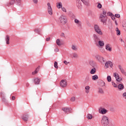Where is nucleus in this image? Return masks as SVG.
I'll return each instance as SVG.
<instances>
[{
	"instance_id": "obj_1",
	"label": "nucleus",
	"mask_w": 126,
	"mask_h": 126,
	"mask_svg": "<svg viewBox=\"0 0 126 126\" xmlns=\"http://www.w3.org/2000/svg\"><path fill=\"white\" fill-rule=\"evenodd\" d=\"M101 123L103 126H109V117L106 115L102 116L101 120Z\"/></svg>"
},
{
	"instance_id": "obj_2",
	"label": "nucleus",
	"mask_w": 126,
	"mask_h": 126,
	"mask_svg": "<svg viewBox=\"0 0 126 126\" xmlns=\"http://www.w3.org/2000/svg\"><path fill=\"white\" fill-rule=\"evenodd\" d=\"M94 29L97 34L100 35H103V32H102L101 28H100V27L98 25H94Z\"/></svg>"
},
{
	"instance_id": "obj_3",
	"label": "nucleus",
	"mask_w": 126,
	"mask_h": 126,
	"mask_svg": "<svg viewBox=\"0 0 126 126\" xmlns=\"http://www.w3.org/2000/svg\"><path fill=\"white\" fill-rule=\"evenodd\" d=\"M59 21L62 24H65L67 22V18L65 15H62L59 17Z\"/></svg>"
},
{
	"instance_id": "obj_4",
	"label": "nucleus",
	"mask_w": 126,
	"mask_h": 126,
	"mask_svg": "<svg viewBox=\"0 0 126 126\" xmlns=\"http://www.w3.org/2000/svg\"><path fill=\"white\" fill-rule=\"evenodd\" d=\"M95 59L96 61H98L100 63H105V60H104V57L101 55H96L94 56Z\"/></svg>"
},
{
	"instance_id": "obj_5",
	"label": "nucleus",
	"mask_w": 126,
	"mask_h": 126,
	"mask_svg": "<svg viewBox=\"0 0 126 126\" xmlns=\"http://www.w3.org/2000/svg\"><path fill=\"white\" fill-rule=\"evenodd\" d=\"M99 19L101 22H102L103 25H106L107 24V16L104 15L103 14H100L99 17Z\"/></svg>"
},
{
	"instance_id": "obj_6",
	"label": "nucleus",
	"mask_w": 126,
	"mask_h": 126,
	"mask_svg": "<svg viewBox=\"0 0 126 126\" xmlns=\"http://www.w3.org/2000/svg\"><path fill=\"white\" fill-rule=\"evenodd\" d=\"M47 11L49 15H53V8H52V6H51V3L48 2L47 3Z\"/></svg>"
},
{
	"instance_id": "obj_7",
	"label": "nucleus",
	"mask_w": 126,
	"mask_h": 126,
	"mask_svg": "<svg viewBox=\"0 0 126 126\" xmlns=\"http://www.w3.org/2000/svg\"><path fill=\"white\" fill-rule=\"evenodd\" d=\"M113 76L115 77L116 81H117L118 82H121V81L123 80V78L120 77V75L118 73H114Z\"/></svg>"
},
{
	"instance_id": "obj_8",
	"label": "nucleus",
	"mask_w": 126,
	"mask_h": 126,
	"mask_svg": "<svg viewBox=\"0 0 126 126\" xmlns=\"http://www.w3.org/2000/svg\"><path fill=\"white\" fill-rule=\"evenodd\" d=\"M60 86L63 88H65L67 86V81L66 80H62L60 82Z\"/></svg>"
},
{
	"instance_id": "obj_9",
	"label": "nucleus",
	"mask_w": 126,
	"mask_h": 126,
	"mask_svg": "<svg viewBox=\"0 0 126 126\" xmlns=\"http://www.w3.org/2000/svg\"><path fill=\"white\" fill-rule=\"evenodd\" d=\"M107 112H108V110L105 108H103L102 107H100L98 109V113L99 114H101V115H105L107 113Z\"/></svg>"
},
{
	"instance_id": "obj_10",
	"label": "nucleus",
	"mask_w": 126,
	"mask_h": 126,
	"mask_svg": "<svg viewBox=\"0 0 126 126\" xmlns=\"http://www.w3.org/2000/svg\"><path fill=\"white\" fill-rule=\"evenodd\" d=\"M105 50L108 52H112V45L110 43H106L105 44Z\"/></svg>"
},
{
	"instance_id": "obj_11",
	"label": "nucleus",
	"mask_w": 126,
	"mask_h": 126,
	"mask_svg": "<svg viewBox=\"0 0 126 126\" xmlns=\"http://www.w3.org/2000/svg\"><path fill=\"white\" fill-rule=\"evenodd\" d=\"M118 67H119L121 73H122V74L125 75V76H126V70H125V69H124V68H123L122 65H119Z\"/></svg>"
},
{
	"instance_id": "obj_12",
	"label": "nucleus",
	"mask_w": 126,
	"mask_h": 126,
	"mask_svg": "<svg viewBox=\"0 0 126 126\" xmlns=\"http://www.w3.org/2000/svg\"><path fill=\"white\" fill-rule=\"evenodd\" d=\"M105 66L106 68H108L109 66L110 67H113V63L111 61H108L105 63Z\"/></svg>"
},
{
	"instance_id": "obj_13",
	"label": "nucleus",
	"mask_w": 126,
	"mask_h": 126,
	"mask_svg": "<svg viewBox=\"0 0 126 126\" xmlns=\"http://www.w3.org/2000/svg\"><path fill=\"white\" fill-rule=\"evenodd\" d=\"M62 110L63 112L66 113V114H69L71 111V109L68 107H63L62 108Z\"/></svg>"
},
{
	"instance_id": "obj_14",
	"label": "nucleus",
	"mask_w": 126,
	"mask_h": 126,
	"mask_svg": "<svg viewBox=\"0 0 126 126\" xmlns=\"http://www.w3.org/2000/svg\"><path fill=\"white\" fill-rule=\"evenodd\" d=\"M70 57L71 59H78V54L74 52L70 55Z\"/></svg>"
},
{
	"instance_id": "obj_15",
	"label": "nucleus",
	"mask_w": 126,
	"mask_h": 126,
	"mask_svg": "<svg viewBox=\"0 0 126 126\" xmlns=\"http://www.w3.org/2000/svg\"><path fill=\"white\" fill-rule=\"evenodd\" d=\"M98 47L100 48H103L105 45V42L103 40H98Z\"/></svg>"
},
{
	"instance_id": "obj_16",
	"label": "nucleus",
	"mask_w": 126,
	"mask_h": 126,
	"mask_svg": "<svg viewBox=\"0 0 126 126\" xmlns=\"http://www.w3.org/2000/svg\"><path fill=\"white\" fill-rule=\"evenodd\" d=\"M63 7V2L59 1L56 3V7L58 9H61Z\"/></svg>"
},
{
	"instance_id": "obj_17",
	"label": "nucleus",
	"mask_w": 126,
	"mask_h": 126,
	"mask_svg": "<svg viewBox=\"0 0 126 126\" xmlns=\"http://www.w3.org/2000/svg\"><path fill=\"white\" fill-rule=\"evenodd\" d=\"M74 22L78 26V27H81L82 23L81 21L78 20L77 19L74 20Z\"/></svg>"
},
{
	"instance_id": "obj_18",
	"label": "nucleus",
	"mask_w": 126,
	"mask_h": 126,
	"mask_svg": "<svg viewBox=\"0 0 126 126\" xmlns=\"http://www.w3.org/2000/svg\"><path fill=\"white\" fill-rule=\"evenodd\" d=\"M71 49L73 51H75V52H76L77 51H78V46H77L76 44H72L71 45Z\"/></svg>"
},
{
	"instance_id": "obj_19",
	"label": "nucleus",
	"mask_w": 126,
	"mask_h": 126,
	"mask_svg": "<svg viewBox=\"0 0 126 126\" xmlns=\"http://www.w3.org/2000/svg\"><path fill=\"white\" fill-rule=\"evenodd\" d=\"M28 114H24L22 116V119L25 122H27L28 121Z\"/></svg>"
},
{
	"instance_id": "obj_20",
	"label": "nucleus",
	"mask_w": 126,
	"mask_h": 126,
	"mask_svg": "<svg viewBox=\"0 0 126 126\" xmlns=\"http://www.w3.org/2000/svg\"><path fill=\"white\" fill-rule=\"evenodd\" d=\"M93 38L94 42H97V41H99V37H98V35L96 34H93Z\"/></svg>"
},
{
	"instance_id": "obj_21",
	"label": "nucleus",
	"mask_w": 126,
	"mask_h": 126,
	"mask_svg": "<svg viewBox=\"0 0 126 126\" xmlns=\"http://www.w3.org/2000/svg\"><path fill=\"white\" fill-rule=\"evenodd\" d=\"M33 81H34L35 84L37 85L40 83V78H35L33 79Z\"/></svg>"
},
{
	"instance_id": "obj_22",
	"label": "nucleus",
	"mask_w": 126,
	"mask_h": 126,
	"mask_svg": "<svg viewBox=\"0 0 126 126\" xmlns=\"http://www.w3.org/2000/svg\"><path fill=\"white\" fill-rule=\"evenodd\" d=\"M85 93L86 94H88L90 92V87L89 86H86L85 88Z\"/></svg>"
},
{
	"instance_id": "obj_23",
	"label": "nucleus",
	"mask_w": 126,
	"mask_h": 126,
	"mask_svg": "<svg viewBox=\"0 0 126 126\" xmlns=\"http://www.w3.org/2000/svg\"><path fill=\"white\" fill-rule=\"evenodd\" d=\"M40 70V66L37 67L36 69L33 72H32V75H34V74H36V73H38V72Z\"/></svg>"
},
{
	"instance_id": "obj_24",
	"label": "nucleus",
	"mask_w": 126,
	"mask_h": 126,
	"mask_svg": "<svg viewBox=\"0 0 126 126\" xmlns=\"http://www.w3.org/2000/svg\"><path fill=\"white\" fill-rule=\"evenodd\" d=\"M15 2L17 5H18V6L21 5V0H15Z\"/></svg>"
},
{
	"instance_id": "obj_25",
	"label": "nucleus",
	"mask_w": 126,
	"mask_h": 126,
	"mask_svg": "<svg viewBox=\"0 0 126 126\" xmlns=\"http://www.w3.org/2000/svg\"><path fill=\"white\" fill-rule=\"evenodd\" d=\"M5 39L7 45H9V40L10 39L9 36L6 35Z\"/></svg>"
},
{
	"instance_id": "obj_26",
	"label": "nucleus",
	"mask_w": 126,
	"mask_h": 126,
	"mask_svg": "<svg viewBox=\"0 0 126 126\" xmlns=\"http://www.w3.org/2000/svg\"><path fill=\"white\" fill-rule=\"evenodd\" d=\"M118 89L119 90H123L125 88V86H124V85L122 84H120L118 86Z\"/></svg>"
},
{
	"instance_id": "obj_27",
	"label": "nucleus",
	"mask_w": 126,
	"mask_h": 126,
	"mask_svg": "<svg viewBox=\"0 0 126 126\" xmlns=\"http://www.w3.org/2000/svg\"><path fill=\"white\" fill-rule=\"evenodd\" d=\"M116 34L117 36H120L121 35V31L119 30V28H116Z\"/></svg>"
},
{
	"instance_id": "obj_28",
	"label": "nucleus",
	"mask_w": 126,
	"mask_h": 126,
	"mask_svg": "<svg viewBox=\"0 0 126 126\" xmlns=\"http://www.w3.org/2000/svg\"><path fill=\"white\" fill-rule=\"evenodd\" d=\"M91 74H94L95 72H96V69L95 68H93L90 71Z\"/></svg>"
},
{
	"instance_id": "obj_29",
	"label": "nucleus",
	"mask_w": 126,
	"mask_h": 126,
	"mask_svg": "<svg viewBox=\"0 0 126 126\" xmlns=\"http://www.w3.org/2000/svg\"><path fill=\"white\" fill-rule=\"evenodd\" d=\"M14 2H15V0H11L10 1V2L6 4V5H9V4H14Z\"/></svg>"
},
{
	"instance_id": "obj_30",
	"label": "nucleus",
	"mask_w": 126,
	"mask_h": 126,
	"mask_svg": "<svg viewBox=\"0 0 126 126\" xmlns=\"http://www.w3.org/2000/svg\"><path fill=\"white\" fill-rule=\"evenodd\" d=\"M92 78L93 80H97L99 78L97 75L92 76Z\"/></svg>"
},
{
	"instance_id": "obj_31",
	"label": "nucleus",
	"mask_w": 126,
	"mask_h": 126,
	"mask_svg": "<svg viewBox=\"0 0 126 126\" xmlns=\"http://www.w3.org/2000/svg\"><path fill=\"white\" fill-rule=\"evenodd\" d=\"M100 85L102 87H103V86H105V82H104V81H103V80H101L100 81Z\"/></svg>"
},
{
	"instance_id": "obj_32",
	"label": "nucleus",
	"mask_w": 126,
	"mask_h": 126,
	"mask_svg": "<svg viewBox=\"0 0 126 126\" xmlns=\"http://www.w3.org/2000/svg\"><path fill=\"white\" fill-rule=\"evenodd\" d=\"M92 118H93V116L90 114H88L87 115V118L88 119V120H91Z\"/></svg>"
},
{
	"instance_id": "obj_33",
	"label": "nucleus",
	"mask_w": 126,
	"mask_h": 126,
	"mask_svg": "<svg viewBox=\"0 0 126 126\" xmlns=\"http://www.w3.org/2000/svg\"><path fill=\"white\" fill-rule=\"evenodd\" d=\"M90 80V77L89 76H87L85 79V82H88Z\"/></svg>"
},
{
	"instance_id": "obj_34",
	"label": "nucleus",
	"mask_w": 126,
	"mask_h": 126,
	"mask_svg": "<svg viewBox=\"0 0 126 126\" xmlns=\"http://www.w3.org/2000/svg\"><path fill=\"white\" fill-rule=\"evenodd\" d=\"M81 1L85 4V5H88L89 4V2L86 1L85 0H81Z\"/></svg>"
},
{
	"instance_id": "obj_35",
	"label": "nucleus",
	"mask_w": 126,
	"mask_h": 126,
	"mask_svg": "<svg viewBox=\"0 0 126 126\" xmlns=\"http://www.w3.org/2000/svg\"><path fill=\"white\" fill-rule=\"evenodd\" d=\"M56 44L58 45V46H61V45H62L60 39H58L56 40Z\"/></svg>"
},
{
	"instance_id": "obj_36",
	"label": "nucleus",
	"mask_w": 126,
	"mask_h": 126,
	"mask_svg": "<svg viewBox=\"0 0 126 126\" xmlns=\"http://www.w3.org/2000/svg\"><path fill=\"white\" fill-rule=\"evenodd\" d=\"M107 80L108 82H111L112 80V78H111V76H108L107 77Z\"/></svg>"
},
{
	"instance_id": "obj_37",
	"label": "nucleus",
	"mask_w": 126,
	"mask_h": 126,
	"mask_svg": "<svg viewBox=\"0 0 126 126\" xmlns=\"http://www.w3.org/2000/svg\"><path fill=\"white\" fill-rule=\"evenodd\" d=\"M54 67H55V68H59V66H58V62H55L54 63Z\"/></svg>"
},
{
	"instance_id": "obj_38",
	"label": "nucleus",
	"mask_w": 126,
	"mask_h": 126,
	"mask_svg": "<svg viewBox=\"0 0 126 126\" xmlns=\"http://www.w3.org/2000/svg\"><path fill=\"white\" fill-rule=\"evenodd\" d=\"M122 97L124 99H125V100H126V92H124L122 94Z\"/></svg>"
},
{
	"instance_id": "obj_39",
	"label": "nucleus",
	"mask_w": 126,
	"mask_h": 126,
	"mask_svg": "<svg viewBox=\"0 0 126 126\" xmlns=\"http://www.w3.org/2000/svg\"><path fill=\"white\" fill-rule=\"evenodd\" d=\"M70 100L71 101V102H74L75 101V97L72 96L70 98Z\"/></svg>"
},
{
	"instance_id": "obj_40",
	"label": "nucleus",
	"mask_w": 126,
	"mask_h": 126,
	"mask_svg": "<svg viewBox=\"0 0 126 126\" xmlns=\"http://www.w3.org/2000/svg\"><path fill=\"white\" fill-rule=\"evenodd\" d=\"M112 85L113 87H115V88H117V87H118V85L116 84L114 82H112Z\"/></svg>"
},
{
	"instance_id": "obj_41",
	"label": "nucleus",
	"mask_w": 126,
	"mask_h": 126,
	"mask_svg": "<svg viewBox=\"0 0 126 126\" xmlns=\"http://www.w3.org/2000/svg\"><path fill=\"white\" fill-rule=\"evenodd\" d=\"M98 92H99V93H100L101 94H103V93H104V91H103V90L101 88L98 89Z\"/></svg>"
},
{
	"instance_id": "obj_42",
	"label": "nucleus",
	"mask_w": 126,
	"mask_h": 126,
	"mask_svg": "<svg viewBox=\"0 0 126 126\" xmlns=\"http://www.w3.org/2000/svg\"><path fill=\"white\" fill-rule=\"evenodd\" d=\"M32 1L33 2V3H34V4H37L38 2V0H32Z\"/></svg>"
},
{
	"instance_id": "obj_43",
	"label": "nucleus",
	"mask_w": 126,
	"mask_h": 126,
	"mask_svg": "<svg viewBox=\"0 0 126 126\" xmlns=\"http://www.w3.org/2000/svg\"><path fill=\"white\" fill-rule=\"evenodd\" d=\"M97 7V8H102V4L100 3H98Z\"/></svg>"
},
{
	"instance_id": "obj_44",
	"label": "nucleus",
	"mask_w": 126,
	"mask_h": 126,
	"mask_svg": "<svg viewBox=\"0 0 126 126\" xmlns=\"http://www.w3.org/2000/svg\"><path fill=\"white\" fill-rule=\"evenodd\" d=\"M61 9H62V11H63V12H66V9H65V7H62L61 8Z\"/></svg>"
},
{
	"instance_id": "obj_45",
	"label": "nucleus",
	"mask_w": 126,
	"mask_h": 126,
	"mask_svg": "<svg viewBox=\"0 0 126 126\" xmlns=\"http://www.w3.org/2000/svg\"><path fill=\"white\" fill-rule=\"evenodd\" d=\"M124 29L126 31V22L123 25Z\"/></svg>"
},
{
	"instance_id": "obj_46",
	"label": "nucleus",
	"mask_w": 126,
	"mask_h": 126,
	"mask_svg": "<svg viewBox=\"0 0 126 126\" xmlns=\"http://www.w3.org/2000/svg\"><path fill=\"white\" fill-rule=\"evenodd\" d=\"M107 15H108V16H113V14L110 12L107 13Z\"/></svg>"
},
{
	"instance_id": "obj_47",
	"label": "nucleus",
	"mask_w": 126,
	"mask_h": 126,
	"mask_svg": "<svg viewBox=\"0 0 126 126\" xmlns=\"http://www.w3.org/2000/svg\"><path fill=\"white\" fill-rule=\"evenodd\" d=\"M61 37H63V38H65V35L64 33L62 32L61 34Z\"/></svg>"
},
{
	"instance_id": "obj_48",
	"label": "nucleus",
	"mask_w": 126,
	"mask_h": 126,
	"mask_svg": "<svg viewBox=\"0 0 126 126\" xmlns=\"http://www.w3.org/2000/svg\"><path fill=\"white\" fill-rule=\"evenodd\" d=\"M120 16H121L119 14H115V17H117V18H120Z\"/></svg>"
},
{
	"instance_id": "obj_49",
	"label": "nucleus",
	"mask_w": 126,
	"mask_h": 126,
	"mask_svg": "<svg viewBox=\"0 0 126 126\" xmlns=\"http://www.w3.org/2000/svg\"><path fill=\"white\" fill-rule=\"evenodd\" d=\"M63 63L64 64H65L66 65H67V64L69 63V62H67V61H64Z\"/></svg>"
},
{
	"instance_id": "obj_50",
	"label": "nucleus",
	"mask_w": 126,
	"mask_h": 126,
	"mask_svg": "<svg viewBox=\"0 0 126 126\" xmlns=\"http://www.w3.org/2000/svg\"><path fill=\"white\" fill-rule=\"evenodd\" d=\"M111 18L112 19V20H115V18H116V17L113 15L112 16H111Z\"/></svg>"
},
{
	"instance_id": "obj_51",
	"label": "nucleus",
	"mask_w": 126,
	"mask_h": 126,
	"mask_svg": "<svg viewBox=\"0 0 126 126\" xmlns=\"http://www.w3.org/2000/svg\"><path fill=\"white\" fill-rule=\"evenodd\" d=\"M102 13L103 15H106V14H107V12H106L105 10H103Z\"/></svg>"
},
{
	"instance_id": "obj_52",
	"label": "nucleus",
	"mask_w": 126,
	"mask_h": 126,
	"mask_svg": "<svg viewBox=\"0 0 126 126\" xmlns=\"http://www.w3.org/2000/svg\"><path fill=\"white\" fill-rule=\"evenodd\" d=\"M55 52H59V50L58 49V48H56L55 50H54Z\"/></svg>"
},
{
	"instance_id": "obj_53",
	"label": "nucleus",
	"mask_w": 126,
	"mask_h": 126,
	"mask_svg": "<svg viewBox=\"0 0 126 126\" xmlns=\"http://www.w3.org/2000/svg\"><path fill=\"white\" fill-rule=\"evenodd\" d=\"M50 39H51V38H46V41H50Z\"/></svg>"
},
{
	"instance_id": "obj_54",
	"label": "nucleus",
	"mask_w": 126,
	"mask_h": 126,
	"mask_svg": "<svg viewBox=\"0 0 126 126\" xmlns=\"http://www.w3.org/2000/svg\"><path fill=\"white\" fill-rule=\"evenodd\" d=\"M15 97L13 96L12 97V100H15Z\"/></svg>"
},
{
	"instance_id": "obj_55",
	"label": "nucleus",
	"mask_w": 126,
	"mask_h": 126,
	"mask_svg": "<svg viewBox=\"0 0 126 126\" xmlns=\"http://www.w3.org/2000/svg\"><path fill=\"white\" fill-rule=\"evenodd\" d=\"M120 40L121 41V42H123V43H125V41H123V39L120 38Z\"/></svg>"
},
{
	"instance_id": "obj_56",
	"label": "nucleus",
	"mask_w": 126,
	"mask_h": 126,
	"mask_svg": "<svg viewBox=\"0 0 126 126\" xmlns=\"http://www.w3.org/2000/svg\"><path fill=\"white\" fill-rule=\"evenodd\" d=\"M115 24L116 25H118V23H117V21H115Z\"/></svg>"
},
{
	"instance_id": "obj_57",
	"label": "nucleus",
	"mask_w": 126,
	"mask_h": 126,
	"mask_svg": "<svg viewBox=\"0 0 126 126\" xmlns=\"http://www.w3.org/2000/svg\"><path fill=\"white\" fill-rule=\"evenodd\" d=\"M38 30H39L36 29V30H35V32H37V31H38Z\"/></svg>"
}]
</instances>
